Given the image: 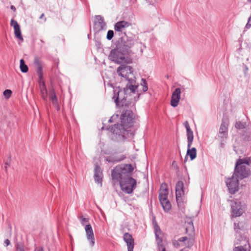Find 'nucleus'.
I'll use <instances>...</instances> for the list:
<instances>
[{"label":"nucleus","mask_w":251,"mask_h":251,"mask_svg":"<svg viewBox=\"0 0 251 251\" xmlns=\"http://www.w3.org/2000/svg\"><path fill=\"white\" fill-rule=\"evenodd\" d=\"M114 36V32L113 30H109L107 32L106 38L108 40H110L112 39Z\"/></svg>","instance_id":"obj_38"},{"label":"nucleus","mask_w":251,"mask_h":251,"mask_svg":"<svg viewBox=\"0 0 251 251\" xmlns=\"http://www.w3.org/2000/svg\"><path fill=\"white\" fill-rule=\"evenodd\" d=\"M150 4H154L157 2V0H145Z\"/></svg>","instance_id":"obj_43"},{"label":"nucleus","mask_w":251,"mask_h":251,"mask_svg":"<svg viewBox=\"0 0 251 251\" xmlns=\"http://www.w3.org/2000/svg\"><path fill=\"white\" fill-rule=\"evenodd\" d=\"M11 94L12 91L9 89H7L3 92V95L7 99H8L11 97Z\"/></svg>","instance_id":"obj_37"},{"label":"nucleus","mask_w":251,"mask_h":251,"mask_svg":"<svg viewBox=\"0 0 251 251\" xmlns=\"http://www.w3.org/2000/svg\"><path fill=\"white\" fill-rule=\"evenodd\" d=\"M130 25V24L125 21H122L116 23L114 25V29L116 31L120 32L126 27Z\"/></svg>","instance_id":"obj_21"},{"label":"nucleus","mask_w":251,"mask_h":251,"mask_svg":"<svg viewBox=\"0 0 251 251\" xmlns=\"http://www.w3.org/2000/svg\"><path fill=\"white\" fill-rule=\"evenodd\" d=\"M16 251H25L24 247L22 244L18 243L16 245Z\"/></svg>","instance_id":"obj_40"},{"label":"nucleus","mask_w":251,"mask_h":251,"mask_svg":"<svg viewBox=\"0 0 251 251\" xmlns=\"http://www.w3.org/2000/svg\"><path fill=\"white\" fill-rule=\"evenodd\" d=\"M138 85H126L123 90L116 88L114 90V100L117 106L129 107L133 106L138 99L139 94L136 92Z\"/></svg>","instance_id":"obj_2"},{"label":"nucleus","mask_w":251,"mask_h":251,"mask_svg":"<svg viewBox=\"0 0 251 251\" xmlns=\"http://www.w3.org/2000/svg\"><path fill=\"white\" fill-rule=\"evenodd\" d=\"M10 244V242L9 240L6 239L4 241V246L7 247V246H9Z\"/></svg>","instance_id":"obj_45"},{"label":"nucleus","mask_w":251,"mask_h":251,"mask_svg":"<svg viewBox=\"0 0 251 251\" xmlns=\"http://www.w3.org/2000/svg\"><path fill=\"white\" fill-rule=\"evenodd\" d=\"M234 244V246L244 245L245 246L250 245L246 236L241 235L240 232L236 233Z\"/></svg>","instance_id":"obj_13"},{"label":"nucleus","mask_w":251,"mask_h":251,"mask_svg":"<svg viewBox=\"0 0 251 251\" xmlns=\"http://www.w3.org/2000/svg\"><path fill=\"white\" fill-rule=\"evenodd\" d=\"M248 1L249 3H251V0H248Z\"/></svg>","instance_id":"obj_51"},{"label":"nucleus","mask_w":251,"mask_h":251,"mask_svg":"<svg viewBox=\"0 0 251 251\" xmlns=\"http://www.w3.org/2000/svg\"><path fill=\"white\" fill-rule=\"evenodd\" d=\"M10 8L13 11H15L16 10V8H15V7L14 5H11Z\"/></svg>","instance_id":"obj_48"},{"label":"nucleus","mask_w":251,"mask_h":251,"mask_svg":"<svg viewBox=\"0 0 251 251\" xmlns=\"http://www.w3.org/2000/svg\"><path fill=\"white\" fill-rule=\"evenodd\" d=\"M35 251H44L42 247H39L35 249Z\"/></svg>","instance_id":"obj_47"},{"label":"nucleus","mask_w":251,"mask_h":251,"mask_svg":"<svg viewBox=\"0 0 251 251\" xmlns=\"http://www.w3.org/2000/svg\"><path fill=\"white\" fill-rule=\"evenodd\" d=\"M126 157V155L121 154L119 156L114 157H107L106 158V160L108 162H118L124 160Z\"/></svg>","instance_id":"obj_25"},{"label":"nucleus","mask_w":251,"mask_h":251,"mask_svg":"<svg viewBox=\"0 0 251 251\" xmlns=\"http://www.w3.org/2000/svg\"><path fill=\"white\" fill-rule=\"evenodd\" d=\"M174 247L178 248L183 246V244L179 241V239L177 240H174L172 242Z\"/></svg>","instance_id":"obj_33"},{"label":"nucleus","mask_w":251,"mask_h":251,"mask_svg":"<svg viewBox=\"0 0 251 251\" xmlns=\"http://www.w3.org/2000/svg\"><path fill=\"white\" fill-rule=\"evenodd\" d=\"M10 25L14 29V34L16 38L23 42L24 39L21 34L20 26L18 22L13 19L11 20Z\"/></svg>","instance_id":"obj_17"},{"label":"nucleus","mask_w":251,"mask_h":251,"mask_svg":"<svg viewBox=\"0 0 251 251\" xmlns=\"http://www.w3.org/2000/svg\"><path fill=\"white\" fill-rule=\"evenodd\" d=\"M34 64L36 67L37 73L40 79H41L43 77L42 63L38 58H35L34 61Z\"/></svg>","instance_id":"obj_22"},{"label":"nucleus","mask_w":251,"mask_h":251,"mask_svg":"<svg viewBox=\"0 0 251 251\" xmlns=\"http://www.w3.org/2000/svg\"><path fill=\"white\" fill-rule=\"evenodd\" d=\"M50 99L54 105H57V100L53 91L51 92L50 95Z\"/></svg>","instance_id":"obj_30"},{"label":"nucleus","mask_w":251,"mask_h":251,"mask_svg":"<svg viewBox=\"0 0 251 251\" xmlns=\"http://www.w3.org/2000/svg\"><path fill=\"white\" fill-rule=\"evenodd\" d=\"M250 245L246 246L244 245L235 246L233 251H247V250L250 251Z\"/></svg>","instance_id":"obj_28"},{"label":"nucleus","mask_w":251,"mask_h":251,"mask_svg":"<svg viewBox=\"0 0 251 251\" xmlns=\"http://www.w3.org/2000/svg\"><path fill=\"white\" fill-rule=\"evenodd\" d=\"M180 94L181 89L179 88H176L173 92L171 100V105L173 107H176L178 105L180 99Z\"/></svg>","instance_id":"obj_16"},{"label":"nucleus","mask_w":251,"mask_h":251,"mask_svg":"<svg viewBox=\"0 0 251 251\" xmlns=\"http://www.w3.org/2000/svg\"><path fill=\"white\" fill-rule=\"evenodd\" d=\"M20 68L23 73H26L28 70L27 66L25 64L23 59L20 60Z\"/></svg>","instance_id":"obj_29"},{"label":"nucleus","mask_w":251,"mask_h":251,"mask_svg":"<svg viewBox=\"0 0 251 251\" xmlns=\"http://www.w3.org/2000/svg\"><path fill=\"white\" fill-rule=\"evenodd\" d=\"M136 41L131 38H128L126 41L122 42V44L119 45L122 46L124 50L127 52V50L132 48L135 44Z\"/></svg>","instance_id":"obj_20"},{"label":"nucleus","mask_w":251,"mask_h":251,"mask_svg":"<svg viewBox=\"0 0 251 251\" xmlns=\"http://www.w3.org/2000/svg\"><path fill=\"white\" fill-rule=\"evenodd\" d=\"M176 190H183V183L182 181H179L177 182Z\"/></svg>","instance_id":"obj_36"},{"label":"nucleus","mask_w":251,"mask_h":251,"mask_svg":"<svg viewBox=\"0 0 251 251\" xmlns=\"http://www.w3.org/2000/svg\"><path fill=\"white\" fill-rule=\"evenodd\" d=\"M193 139H187V142H188L187 149L191 148V147L193 142Z\"/></svg>","instance_id":"obj_42"},{"label":"nucleus","mask_w":251,"mask_h":251,"mask_svg":"<svg viewBox=\"0 0 251 251\" xmlns=\"http://www.w3.org/2000/svg\"><path fill=\"white\" fill-rule=\"evenodd\" d=\"M233 227L236 233L241 232L251 228V222L246 218L237 220L234 221Z\"/></svg>","instance_id":"obj_11"},{"label":"nucleus","mask_w":251,"mask_h":251,"mask_svg":"<svg viewBox=\"0 0 251 251\" xmlns=\"http://www.w3.org/2000/svg\"><path fill=\"white\" fill-rule=\"evenodd\" d=\"M117 73L119 75L124 77L128 81L126 85H137L133 68L130 66L121 65L117 68Z\"/></svg>","instance_id":"obj_7"},{"label":"nucleus","mask_w":251,"mask_h":251,"mask_svg":"<svg viewBox=\"0 0 251 251\" xmlns=\"http://www.w3.org/2000/svg\"><path fill=\"white\" fill-rule=\"evenodd\" d=\"M94 178L98 183L101 184L102 178V172L100 167L96 164L95 167Z\"/></svg>","instance_id":"obj_19"},{"label":"nucleus","mask_w":251,"mask_h":251,"mask_svg":"<svg viewBox=\"0 0 251 251\" xmlns=\"http://www.w3.org/2000/svg\"><path fill=\"white\" fill-rule=\"evenodd\" d=\"M44 16V14H41V15L40 17V19L43 18Z\"/></svg>","instance_id":"obj_49"},{"label":"nucleus","mask_w":251,"mask_h":251,"mask_svg":"<svg viewBox=\"0 0 251 251\" xmlns=\"http://www.w3.org/2000/svg\"><path fill=\"white\" fill-rule=\"evenodd\" d=\"M124 239L126 243L127 251H133L134 243L132 236L128 233H126L124 235Z\"/></svg>","instance_id":"obj_18"},{"label":"nucleus","mask_w":251,"mask_h":251,"mask_svg":"<svg viewBox=\"0 0 251 251\" xmlns=\"http://www.w3.org/2000/svg\"><path fill=\"white\" fill-rule=\"evenodd\" d=\"M154 228L157 243H161L162 242V232L159 226L156 224H155Z\"/></svg>","instance_id":"obj_23"},{"label":"nucleus","mask_w":251,"mask_h":251,"mask_svg":"<svg viewBox=\"0 0 251 251\" xmlns=\"http://www.w3.org/2000/svg\"><path fill=\"white\" fill-rule=\"evenodd\" d=\"M248 209V198L245 195L230 201V212L231 219L242 216Z\"/></svg>","instance_id":"obj_3"},{"label":"nucleus","mask_w":251,"mask_h":251,"mask_svg":"<svg viewBox=\"0 0 251 251\" xmlns=\"http://www.w3.org/2000/svg\"><path fill=\"white\" fill-rule=\"evenodd\" d=\"M39 83L42 97L44 100H46L47 98L48 92L45 83L41 80L39 81Z\"/></svg>","instance_id":"obj_24"},{"label":"nucleus","mask_w":251,"mask_h":251,"mask_svg":"<svg viewBox=\"0 0 251 251\" xmlns=\"http://www.w3.org/2000/svg\"><path fill=\"white\" fill-rule=\"evenodd\" d=\"M157 249L158 251H167L166 248L161 243H157Z\"/></svg>","instance_id":"obj_39"},{"label":"nucleus","mask_w":251,"mask_h":251,"mask_svg":"<svg viewBox=\"0 0 251 251\" xmlns=\"http://www.w3.org/2000/svg\"><path fill=\"white\" fill-rule=\"evenodd\" d=\"M235 127L239 129H242L245 128L246 123H242L240 121L236 122L235 125Z\"/></svg>","instance_id":"obj_31"},{"label":"nucleus","mask_w":251,"mask_h":251,"mask_svg":"<svg viewBox=\"0 0 251 251\" xmlns=\"http://www.w3.org/2000/svg\"><path fill=\"white\" fill-rule=\"evenodd\" d=\"M186 155L190 156L191 160L195 159L197 156L196 149L195 148L187 149Z\"/></svg>","instance_id":"obj_27"},{"label":"nucleus","mask_w":251,"mask_h":251,"mask_svg":"<svg viewBox=\"0 0 251 251\" xmlns=\"http://www.w3.org/2000/svg\"><path fill=\"white\" fill-rule=\"evenodd\" d=\"M250 164H251V156L238 159L236 162L233 175L241 179L248 177L251 174V171L246 166V165Z\"/></svg>","instance_id":"obj_5"},{"label":"nucleus","mask_w":251,"mask_h":251,"mask_svg":"<svg viewBox=\"0 0 251 251\" xmlns=\"http://www.w3.org/2000/svg\"><path fill=\"white\" fill-rule=\"evenodd\" d=\"M226 185L228 192L231 194H234L239 189V183L238 177L233 174L230 177L226 179Z\"/></svg>","instance_id":"obj_10"},{"label":"nucleus","mask_w":251,"mask_h":251,"mask_svg":"<svg viewBox=\"0 0 251 251\" xmlns=\"http://www.w3.org/2000/svg\"><path fill=\"white\" fill-rule=\"evenodd\" d=\"M176 199L177 201H179V199L181 198V197L184 195V191L176 190Z\"/></svg>","instance_id":"obj_34"},{"label":"nucleus","mask_w":251,"mask_h":251,"mask_svg":"<svg viewBox=\"0 0 251 251\" xmlns=\"http://www.w3.org/2000/svg\"><path fill=\"white\" fill-rule=\"evenodd\" d=\"M106 29V24L103 18L100 15L96 16V21L95 22L94 29L99 32L103 29Z\"/></svg>","instance_id":"obj_14"},{"label":"nucleus","mask_w":251,"mask_h":251,"mask_svg":"<svg viewBox=\"0 0 251 251\" xmlns=\"http://www.w3.org/2000/svg\"><path fill=\"white\" fill-rule=\"evenodd\" d=\"M184 126L186 129L187 139H194L193 132L189 126L188 122L186 121L184 123Z\"/></svg>","instance_id":"obj_26"},{"label":"nucleus","mask_w":251,"mask_h":251,"mask_svg":"<svg viewBox=\"0 0 251 251\" xmlns=\"http://www.w3.org/2000/svg\"><path fill=\"white\" fill-rule=\"evenodd\" d=\"M244 72L245 73H247L249 70L248 67L246 65H244Z\"/></svg>","instance_id":"obj_46"},{"label":"nucleus","mask_w":251,"mask_h":251,"mask_svg":"<svg viewBox=\"0 0 251 251\" xmlns=\"http://www.w3.org/2000/svg\"><path fill=\"white\" fill-rule=\"evenodd\" d=\"M134 168L129 164L117 166L112 170L111 176L114 184L119 183L123 191L131 194L136 186V181L131 177L130 173Z\"/></svg>","instance_id":"obj_1"},{"label":"nucleus","mask_w":251,"mask_h":251,"mask_svg":"<svg viewBox=\"0 0 251 251\" xmlns=\"http://www.w3.org/2000/svg\"><path fill=\"white\" fill-rule=\"evenodd\" d=\"M85 230L87 239L90 241V246L93 247L95 245V237L94 232L90 224L86 225Z\"/></svg>","instance_id":"obj_15"},{"label":"nucleus","mask_w":251,"mask_h":251,"mask_svg":"<svg viewBox=\"0 0 251 251\" xmlns=\"http://www.w3.org/2000/svg\"><path fill=\"white\" fill-rule=\"evenodd\" d=\"M118 114H114L111 117V118L109 119V121L110 122H111L113 120V119H116V118H118Z\"/></svg>","instance_id":"obj_44"},{"label":"nucleus","mask_w":251,"mask_h":251,"mask_svg":"<svg viewBox=\"0 0 251 251\" xmlns=\"http://www.w3.org/2000/svg\"><path fill=\"white\" fill-rule=\"evenodd\" d=\"M180 251H188L187 250H186V249H183L182 250H181Z\"/></svg>","instance_id":"obj_50"},{"label":"nucleus","mask_w":251,"mask_h":251,"mask_svg":"<svg viewBox=\"0 0 251 251\" xmlns=\"http://www.w3.org/2000/svg\"><path fill=\"white\" fill-rule=\"evenodd\" d=\"M121 124L115 125L111 128V131L114 134H120L122 133V127L124 130H126L128 128L131 127L134 123V114L132 111L126 110L124 111L120 117Z\"/></svg>","instance_id":"obj_4"},{"label":"nucleus","mask_w":251,"mask_h":251,"mask_svg":"<svg viewBox=\"0 0 251 251\" xmlns=\"http://www.w3.org/2000/svg\"><path fill=\"white\" fill-rule=\"evenodd\" d=\"M80 223L82 225H85L86 223H88V222H89L88 219L84 218L82 217L80 218Z\"/></svg>","instance_id":"obj_41"},{"label":"nucleus","mask_w":251,"mask_h":251,"mask_svg":"<svg viewBox=\"0 0 251 251\" xmlns=\"http://www.w3.org/2000/svg\"><path fill=\"white\" fill-rule=\"evenodd\" d=\"M11 164V156H9L8 158L4 162V170L6 172H7L8 168Z\"/></svg>","instance_id":"obj_35"},{"label":"nucleus","mask_w":251,"mask_h":251,"mask_svg":"<svg viewBox=\"0 0 251 251\" xmlns=\"http://www.w3.org/2000/svg\"><path fill=\"white\" fill-rule=\"evenodd\" d=\"M111 61L117 64H128L132 62L131 59L126 55L122 46L118 45L116 49L112 50L108 56Z\"/></svg>","instance_id":"obj_6"},{"label":"nucleus","mask_w":251,"mask_h":251,"mask_svg":"<svg viewBox=\"0 0 251 251\" xmlns=\"http://www.w3.org/2000/svg\"><path fill=\"white\" fill-rule=\"evenodd\" d=\"M141 85L142 87V90L144 92L148 90L147 83L145 79H141Z\"/></svg>","instance_id":"obj_32"},{"label":"nucleus","mask_w":251,"mask_h":251,"mask_svg":"<svg viewBox=\"0 0 251 251\" xmlns=\"http://www.w3.org/2000/svg\"><path fill=\"white\" fill-rule=\"evenodd\" d=\"M168 190L166 183H162L161 185L159 200L160 202L165 211H168L171 208V204L168 200Z\"/></svg>","instance_id":"obj_9"},{"label":"nucleus","mask_w":251,"mask_h":251,"mask_svg":"<svg viewBox=\"0 0 251 251\" xmlns=\"http://www.w3.org/2000/svg\"><path fill=\"white\" fill-rule=\"evenodd\" d=\"M228 127V123L225 121H222L218 133V137L220 140L221 145L222 147H224V142L227 138Z\"/></svg>","instance_id":"obj_12"},{"label":"nucleus","mask_w":251,"mask_h":251,"mask_svg":"<svg viewBox=\"0 0 251 251\" xmlns=\"http://www.w3.org/2000/svg\"><path fill=\"white\" fill-rule=\"evenodd\" d=\"M186 232L189 237H183L179 238V241L183 243V246L189 248L192 247L194 243L195 229L192 221L187 223L186 226Z\"/></svg>","instance_id":"obj_8"}]
</instances>
